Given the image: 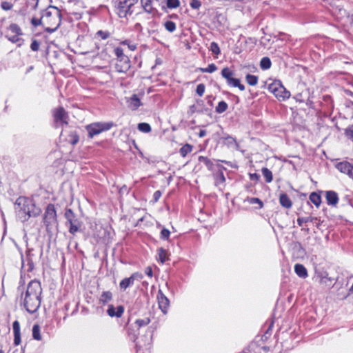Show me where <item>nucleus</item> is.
Segmentation results:
<instances>
[{
  "label": "nucleus",
  "instance_id": "41",
  "mask_svg": "<svg viewBox=\"0 0 353 353\" xmlns=\"http://www.w3.org/2000/svg\"><path fill=\"white\" fill-rule=\"evenodd\" d=\"M95 37H99L103 40H105L110 37V33L107 30H100L96 32Z\"/></svg>",
  "mask_w": 353,
  "mask_h": 353
},
{
  "label": "nucleus",
  "instance_id": "38",
  "mask_svg": "<svg viewBox=\"0 0 353 353\" xmlns=\"http://www.w3.org/2000/svg\"><path fill=\"white\" fill-rule=\"evenodd\" d=\"M137 128L140 132H142L144 133H148L151 131V126L148 123H139Z\"/></svg>",
  "mask_w": 353,
  "mask_h": 353
},
{
  "label": "nucleus",
  "instance_id": "50",
  "mask_svg": "<svg viewBox=\"0 0 353 353\" xmlns=\"http://www.w3.org/2000/svg\"><path fill=\"white\" fill-rule=\"evenodd\" d=\"M121 44L127 45L128 48L132 51H134L137 49V45L134 43H130L128 40H125V41H122Z\"/></svg>",
  "mask_w": 353,
  "mask_h": 353
},
{
  "label": "nucleus",
  "instance_id": "44",
  "mask_svg": "<svg viewBox=\"0 0 353 353\" xmlns=\"http://www.w3.org/2000/svg\"><path fill=\"white\" fill-rule=\"evenodd\" d=\"M150 322V320L149 318H145L143 319H137L135 321V325L138 328H140L141 327H144L148 325Z\"/></svg>",
  "mask_w": 353,
  "mask_h": 353
},
{
  "label": "nucleus",
  "instance_id": "56",
  "mask_svg": "<svg viewBox=\"0 0 353 353\" xmlns=\"http://www.w3.org/2000/svg\"><path fill=\"white\" fill-rule=\"evenodd\" d=\"M165 0H154V4H156L157 6L159 7L161 9H164L163 3Z\"/></svg>",
  "mask_w": 353,
  "mask_h": 353
},
{
  "label": "nucleus",
  "instance_id": "52",
  "mask_svg": "<svg viewBox=\"0 0 353 353\" xmlns=\"http://www.w3.org/2000/svg\"><path fill=\"white\" fill-rule=\"evenodd\" d=\"M161 195H162V193L160 190L155 191L153 194V199H152L153 202L157 203L161 198Z\"/></svg>",
  "mask_w": 353,
  "mask_h": 353
},
{
  "label": "nucleus",
  "instance_id": "24",
  "mask_svg": "<svg viewBox=\"0 0 353 353\" xmlns=\"http://www.w3.org/2000/svg\"><path fill=\"white\" fill-rule=\"evenodd\" d=\"M141 105V102L137 95L133 94L132 97L130 99L129 106L133 110H137Z\"/></svg>",
  "mask_w": 353,
  "mask_h": 353
},
{
  "label": "nucleus",
  "instance_id": "1",
  "mask_svg": "<svg viewBox=\"0 0 353 353\" xmlns=\"http://www.w3.org/2000/svg\"><path fill=\"white\" fill-rule=\"evenodd\" d=\"M42 288L41 283L37 280L31 281L25 293L21 294V303L30 314L37 312L41 305Z\"/></svg>",
  "mask_w": 353,
  "mask_h": 353
},
{
  "label": "nucleus",
  "instance_id": "31",
  "mask_svg": "<svg viewBox=\"0 0 353 353\" xmlns=\"http://www.w3.org/2000/svg\"><path fill=\"white\" fill-rule=\"evenodd\" d=\"M157 252L159 259L161 263H165L168 259L167 251L165 249L161 248L158 249Z\"/></svg>",
  "mask_w": 353,
  "mask_h": 353
},
{
  "label": "nucleus",
  "instance_id": "62",
  "mask_svg": "<svg viewBox=\"0 0 353 353\" xmlns=\"http://www.w3.org/2000/svg\"><path fill=\"white\" fill-rule=\"evenodd\" d=\"M0 353H3V351L0 350Z\"/></svg>",
  "mask_w": 353,
  "mask_h": 353
},
{
  "label": "nucleus",
  "instance_id": "40",
  "mask_svg": "<svg viewBox=\"0 0 353 353\" xmlns=\"http://www.w3.org/2000/svg\"><path fill=\"white\" fill-rule=\"evenodd\" d=\"M199 70L202 72L212 73L217 70V67L214 63H210L207 68H200Z\"/></svg>",
  "mask_w": 353,
  "mask_h": 353
},
{
  "label": "nucleus",
  "instance_id": "27",
  "mask_svg": "<svg viewBox=\"0 0 353 353\" xmlns=\"http://www.w3.org/2000/svg\"><path fill=\"white\" fill-rule=\"evenodd\" d=\"M272 65L271 60L269 57H265L261 59L260 67L262 70H266L270 68Z\"/></svg>",
  "mask_w": 353,
  "mask_h": 353
},
{
  "label": "nucleus",
  "instance_id": "45",
  "mask_svg": "<svg viewBox=\"0 0 353 353\" xmlns=\"http://www.w3.org/2000/svg\"><path fill=\"white\" fill-rule=\"evenodd\" d=\"M314 218L312 216L307 217H299L297 219V223L299 226H302L304 223L312 222Z\"/></svg>",
  "mask_w": 353,
  "mask_h": 353
},
{
  "label": "nucleus",
  "instance_id": "22",
  "mask_svg": "<svg viewBox=\"0 0 353 353\" xmlns=\"http://www.w3.org/2000/svg\"><path fill=\"white\" fill-rule=\"evenodd\" d=\"M279 203L285 208L290 209L292 205V202L285 193L281 194L279 196Z\"/></svg>",
  "mask_w": 353,
  "mask_h": 353
},
{
  "label": "nucleus",
  "instance_id": "21",
  "mask_svg": "<svg viewBox=\"0 0 353 353\" xmlns=\"http://www.w3.org/2000/svg\"><path fill=\"white\" fill-rule=\"evenodd\" d=\"M164 9H161L162 11L166 12L167 9H175L179 7V0H165L163 3Z\"/></svg>",
  "mask_w": 353,
  "mask_h": 353
},
{
  "label": "nucleus",
  "instance_id": "29",
  "mask_svg": "<svg viewBox=\"0 0 353 353\" xmlns=\"http://www.w3.org/2000/svg\"><path fill=\"white\" fill-rule=\"evenodd\" d=\"M262 174L265 178V180L267 183H270L272 181L273 176L272 172L267 168H263L261 169Z\"/></svg>",
  "mask_w": 353,
  "mask_h": 353
},
{
  "label": "nucleus",
  "instance_id": "54",
  "mask_svg": "<svg viewBox=\"0 0 353 353\" xmlns=\"http://www.w3.org/2000/svg\"><path fill=\"white\" fill-rule=\"evenodd\" d=\"M1 6L4 10H9L12 8V5L6 1L2 2Z\"/></svg>",
  "mask_w": 353,
  "mask_h": 353
},
{
  "label": "nucleus",
  "instance_id": "39",
  "mask_svg": "<svg viewBox=\"0 0 353 353\" xmlns=\"http://www.w3.org/2000/svg\"><path fill=\"white\" fill-rule=\"evenodd\" d=\"M8 31L13 34H22L20 27L16 23H12L8 28Z\"/></svg>",
  "mask_w": 353,
  "mask_h": 353
},
{
  "label": "nucleus",
  "instance_id": "51",
  "mask_svg": "<svg viewBox=\"0 0 353 353\" xmlns=\"http://www.w3.org/2000/svg\"><path fill=\"white\" fill-rule=\"evenodd\" d=\"M30 48L32 51H38L39 48V43L36 39H34L30 45Z\"/></svg>",
  "mask_w": 353,
  "mask_h": 353
},
{
  "label": "nucleus",
  "instance_id": "16",
  "mask_svg": "<svg viewBox=\"0 0 353 353\" xmlns=\"http://www.w3.org/2000/svg\"><path fill=\"white\" fill-rule=\"evenodd\" d=\"M325 197L328 205L336 207L339 203L338 194L334 190H327L325 192Z\"/></svg>",
  "mask_w": 353,
  "mask_h": 353
},
{
  "label": "nucleus",
  "instance_id": "12",
  "mask_svg": "<svg viewBox=\"0 0 353 353\" xmlns=\"http://www.w3.org/2000/svg\"><path fill=\"white\" fill-rule=\"evenodd\" d=\"M143 278V275L139 272L133 273L130 277L125 278L119 283L120 290L124 292L126 289L134 285L135 281H141Z\"/></svg>",
  "mask_w": 353,
  "mask_h": 353
},
{
  "label": "nucleus",
  "instance_id": "60",
  "mask_svg": "<svg viewBox=\"0 0 353 353\" xmlns=\"http://www.w3.org/2000/svg\"><path fill=\"white\" fill-rule=\"evenodd\" d=\"M350 24L353 26V15L350 17Z\"/></svg>",
  "mask_w": 353,
  "mask_h": 353
},
{
  "label": "nucleus",
  "instance_id": "26",
  "mask_svg": "<svg viewBox=\"0 0 353 353\" xmlns=\"http://www.w3.org/2000/svg\"><path fill=\"white\" fill-rule=\"evenodd\" d=\"M310 201L315 205L317 208L320 206L321 203V197L316 192H312L310 195Z\"/></svg>",
  "mask_w": 353,
  "mask_h": 353
},
{
  "label": "nucleus",
  "instance_id": "5",
  "mask_svg": "<svg viewBox=\"0 0 353 353\" xmlns=\"http://www.w3.org/2000/svg\"><path fill=\"white\" fill-rule=\"evenodd\" d=\"M54 15V22L52 23L53 25H54V27L53 28H46V30L48 32L52 33L54 32L61 25V12L58 9V8L55 6H50L45 12L44 14L42 17L43 20L47 21L48 23H50L48 21V19H50V17Z\"/></svg>",
  "mask_w": 353,
  "mask_h": 353
},
{
  "label": "nucleus",
  "instance_id": "11",
  "mask_svg": "<svg viewBox=\"0 0 353 353\" xmlns=\"http://www.w3.org/2000/svg\"><path fill=\"white\" fill-rule=\"evenodd\" d=\"M225 170L223 166L217 165L216 170L213 173L214 184L220 190H223L225 185V177L223 174V171Z\"/></svg>",
  "mask_w": 353,
  "mask_h": 353
},
{
  "label": "nucleus",
  "instance_id": "6",
  "mask_svg": "<svg viewBox=\"0 0 353 353\" xmlns=\"http://www.w3.org/2000/svg\"><path fill=\"white\" fill-rule=\"evenodd\" d=\"M43 223L48 232L57 227V212L53 204L47 205L43 215Z\"/></svg>",
  "mask_w": 353,
  "mask_h": 353
},
{
  "label": "nucleus",
  "instance_id": "36",
  "mask_svg": "<svg viewBox=\"0 0 353 353\" xmlns=\"http://www.w3.org/2000/svg\"><path fill=\"white\" fill-rule=\"evenodd\" d=\"M210 50L216 56V58H217L218 55L221 53V50L218 43L214 41L210 43Z\"/></svg>",
  "mask_w": 353,
  "mask_h": 353
},
{
  "label": "nucleus",
  "instance_id": "4",
  "mask_svg": "<svg viewBox=\"0 0 353 353\" xmlns=\"http://www.w3.org/2000/svg\"><path fill=\"white\" fill-rule=\"evenodd\" d=\"M137 1L138 0H113V3L118 16L124 18L132 13L131 8Z\"/></svg>",
  "mask_w": 353,
  "mask_h": 353
},
{
  "label": "nucleus",
  "instance_id": "30",
  "mask_svg": "<svg viewBox=\"0 0 353 353\" xmlns=\"http://www.w3.org/2000/svg\"><path fill=\"white\" fill-rule=\"evenodd\" d=\"M223 139L225 140V144L227 145L228 147H232V146H235L236 148L238 147V143L236 141V139L230 136V135H227L224 137H223Z\"/></svg>",
  "mask_w": 353,
  "mask_h": 353
},
{
  "label": "nucleus",
  "instance_id": "28",
  "mask_svg": "<svg viewBox=\"0 0 353 353\" xmlns=\"http://www.w3.org/2000/svg\"><path fill=\"white\" fill-rule=\"evenodd\" d=\"M32 338L37 341H41L42 339L40 327L37 324L34 325L32 327Z\"/></svg>",
  "mask_w": 353,
  "mask_h": 353
},
{
  "label": "nucleus",
  "instance_id": "25",
  "mask_svg": "<svg viewBox=\"0 0 353 353\" xmlns=\"http://www.w3.org/2000/svg\"><path fill=\"white\" fill-rule=\"evenodd\" d=\"M112 299V294L110 291L103 292L99 298V301L105 305Z\"/></svg>",
  "mask_w": 353,
  "mask_h": 353
},
{
  "label": "nucleus",
  "instance_id": "37",
  "mask_svg": "<svg viewBox=\"0 0 353 353\" xmlns=\"http://www.w3.org/2000/svg\"><path fill=\"white\" fill-rule=\"evenodd\" d=\"M228 105L224 101H220L216 107V112L219 114H221L227 110Z\"/></svg>",
  "mask_w": 353,
  "mask_h": 353
},
{
  "label": "nucleus",
  "instance_id": "8",
  "mask_svg": "<svg viewBox=\"0 0 353 353\" xmlns=\"http://www.w3.org/2000/svg\"><path fill=\"white\" fill-rule=\"evenodd\" d=\"M233 75L234 72L229 68H224L221 70V76L225 79L229 86L238 88L241 91L245 90V86L241 83L239 79L233 78Z\"/></svg>",
  "mask_w": 353,
  "mask_h": 353
},
{
  "label": "nucleus",
  "instance_id": "19",
  "mask_svg": "<svg viewBox=\"0 0 353 353\" xmlns=\"http://www.w3.org/2000/svg\"><path fill=\"white\" fill-rule=\"evenodd\" d=\"M141 3L146 12L153 14L157 12V6L154 4V0H141Z\"/></svg>",
  "mask_w": 353,
  "mask_h": 353
},
{
  "label": "nucleus",
  "instance_id": "33",
  "mask_svg": "<svg viewBox=\"0 0 353 353\" xmlns=\"http://www.w3.org/2000/svg\"><path fill=\"white\" fill-rule=\"evenodd\" d=\"M258 77L255 75L248 74L245 76L246 82L252 86H254L258 83Z\"/></svg>",
  "mask_w": 353,
  "mask_h": 353
},
{
  "label": "nucleus",
  "instance_id": "61",
  "mask_svg": "<svg viewBox=\"0 0 353 353\" xmlns=\"http://www.w3.org/2000/svg\"><path fill=\"white\" fill-rule=\"evenodd\" d=\"M32 69H33V66H30V67L28 68V70H27V71H26V73L30 72Z\"/></svg>",
  "mask_w": 353,
  "mask_h": 353
},
{
  "label": "nucleus",
  "instance_id": "59",
  "mask_svg": "<svg viewBox=\"0 0 353 353\" xmlns=\"http://www.w3.org/2000/svg\"><path fill=\"white\" fill-rule=\"evenodd\" d=\"M79 141V137L77 136H75L74 139L72 141V143L73 145L76 144Z\"/></svg>",
  "mask_w": 353,
  "mask_h": 353
},
{
  "label": "nucleus",
  "instance_id": "17",
  "mask_svg": "<svg viewBox=\"0 0 353 353\" xmlns=\"http://www.w3.org/2000/svg\"><path fill=\"white\" fill-rule=\"evenodd\" d=\"M124 313V307L123 305H118L114 307L112 304L108 305L107 314L110 317L120 318Z\"/></svg>",
  "mask_w": 353,
  "mask_h": 353
},
{
  "label": "nucleus",
  "instance_id": "9",
  "mask_svg": "<svg viewBox=\"0 0 353 353\" xmlns=\"http://www.w3.org/2000/svg\"><path fill=\"white\" fill-rule=\"evenodd\" d=\"M114 52L118 61L123 63V65L121 68H119V65L117 64V71L119 72H125L130 67L128 57L124 55L123 50L120 47L115 48Z\"/></svg>",
  "mask_w": 353,
  "mask_h": 353
},
{
  "label": "nucleus",
  "instance_id": "58",
  "mask_svg": "<svg viewBox=\"0 0 353 353\" xmlns=\"http://www.w3.org/2000/svg\"><path fill=\"white\" fill-rule=\"evenodd\" d=\"M250 179H259V175L257 174H250Z\"/></svg>",
  "mask_w": 353,
  "mask_h": 353
},
{
  "label": "nucleus",
  "instance_id": "55",
  "mask_svg": "<svg viewBox=\"0 0 353 353\" xmlns=\"http://www.w3.org/2000/svg\"><path fill=\"white\" fill-rule=\"evenodd\" d=\"M145 274H146L148 276H149V277L152 278V276H153V272H152V268H151V267H150V266H148V267L145 268Z\"/></svg>",
  "mask_w": 353,
  "mask_h": 353
},
{
  "label": "nucleus",
  "instance_id": "49",
  "mask_svg": "<svg viewBox=\"0 0 353 353\" xmlns=\"http://www.w3.org/2000/svg\"><path fill=\"white\" fill-rule=\"evenodd\" d=\"M20 34H13L11 35L10 34H8L6 35V37L9 41H10L12 43H17L20 41V38L19 37Z\"/></svg>",
  "mask_w": 353,
  "mask_h": 353
},
{
  "label": "nucleus",
  "instance_id": "18",
  "mask_svg": "<svg viewBox=\"0 0 353 353\" xmlns=\"http://www.w3.org/2000/svg\"><path fill=\"white\" fill-rule=\"evenodd\" d=\"M12 330H13V335H14V345L15 346H18L20 345L21 340V330H20V324L18 321H14L12 323Z\"/></svg>",
  "mask_w": 353,
  "mask_h": 353
},
{
  "label": "nucleus",
  "instance_id": "43",
  "mask_svg": "<svg viewBox=\"0 0 353 353\" xmlns=\"http://www.w3.org/2000/svg\"><path fill=\"white\" fill-rule=\"evenodd\" d=\"M64 216L67 220V223L72 221V220L77 219L74 213L71 209H66Z\"/></svg>",
  "mask_w": 353,
  "mask_h": 353
},
{
  "label": "nucleus",
  "instance_id": "42",
  "mask_svg": "<svg viewBox=\"0 0 353 353\" xmlns=\"http://www.w3.org/2000/svg\"><path fill=\"white\" fill-rule=\"evenodd\" d=\"M164 27L170 32H173L176 30V23L172 21H166L164 23Z\"/></svg>",
  "mask_w": 353,
  "mask_h": 353
},
{
  "label": "nucleus",
  "instance_id": "32",
  "mask_svg": "<svg viewBox=\"0 0 353 353\" xmlns=\"http://www.w3.org/2000/svg\"><path fill=\"white\" fill-rule=\"evenodd\" d=\"M192 150V146L190 144H185L179 150L181 157H185L188 154L190 153Z\"/></svg>",
  "mask_w": 353,
  "mask_h": 353
},
{
  "label": "nucleus",
  "instance_id": "48",
  "mask_svg": "<svg viewBox=\"0 0 353 353\" xmlns=\"http://www.w3.org/2000/svg\"><path fill=\"white\" fill-rule=\"evenodd\" d=\"M190 7L194 10H199L201 6V2L199 0H191Z\"/></svg>",
  "mask_w": 353,
  "mask_h": 353
},
{
  "label": "nucleus",
  "instance_id": "14",
  "mask_svg": "<svg viewBox=\"0 0 353 353\" xmlns=\"http://www.w3.org/2000/svg\"><path fill=\"white\" fill-rule=\"evenodd\" d=\"M157 298L159 309L164 314H167L170 307V300L161 290H159Z\"/></svg>",
  "mask_w": 353,
  "mask_h": 353
},
{
  "label": "nucleus",
  "instance_id": "46",
  "mask_svg": "<svg viewBox=\"0 0 353 353\" xmlns=\"http://www.w3.org/2000/svg\"><path fill=\"white\" fill-rule=\"evenodd\" d=\"M170 232L166 228H163L161 231L160 238L163 240H168L170 238Z\"/></svg>",
  "mask_w": 353,
  "mask_h": 353
},
{
  "label": "nucleus",
  "instance_id": "3",
  "mask_svg": "<svg viewBox=\"0 0 353 353\" xmlns=\"http://www.w3.org/2000/svg\"><path fill=\"white\" fill-rule=\"evenodd\" d=\"M268 90L279 101H285L291 96L290 92L283 86L279 80H275L270 83Z\"/></svg>",
  "mask_w": 353,
  "mask_h": 353
},
{
  "label": "nucleus",
  "instance_id": "35",
  "mask_svg": "<svg viewBox=\"0 0 353 353\" xmlns=\"http://www.w3.org/2000/svg\"><path fill=\"white\" fill-rule=\"evenodd\" d=\"M199 161L200 163H203L209 170H212L214 165L213 163L208 157L200 156L199 157Z\"/></svg>",
  "mask_w": 353,
  "mask_h": 353
},
{
  "label": "nucleus",
  "instance_id": "7",
  "mask_svg": "<svg viewBox=\"0 0 353 353\" xmlns=\"http://www.w3.org/2000/svg\"><path fill=\"white\" fill-rule=\"evenodd\" d=\"M113 126V122H96L87 125L86 129L89 137L92 138L103 132L109 130Z\"/></svg>",
  "mask_w": 353,
  "mask_h": 353
},
{
  "label": "nucleus",
  "instance_id": "20",
  "mask_svg": "<svg viewBox=\"0 0 353 353\" xmlns=\"http://www.w3.org/2000/svg\"><path fill=\"white\" fill-rule=\"evenodd\" d=\"M294 272L299 277L302 278V279H305L308 276L307 269L302 264H299V263L295 264Z\"/></svg>",
  "mask_w": 353,
  "mask_h": 353
},
{
  "label": "nucleus",
  "instance_id": "23",
  "mask_svg": "<svg viewBox=\"0 0 353 353\" xmlns=\"http://www.w3.org/2000/svg\"><path fill=\"white\" fill-rule=\"evenodd\" d=\"M68 223L70 224L69 232L74 235L77 232H79L81 227L79 221L77 219L75 220H72V221L68 222Z\"/></svg>",
  "mask_w": 353,
  "mask_h": 353
},
{
  "label": "nucleus",
  "instance_id": "53",
  "mask_svg": "<svg viewBox=\"0 0 353 353\" xmlns=\"http://www.w3.org/2000/svg\"><path fill=\"white\" fill-rule=\"evenodd\" d=\"M42 18L41 19H37V18H35V17H33L32 19H31V23L32 24V26H34V27H37V26H39V25L41 24V21H42Z\"/></svg>",
  "mask_w": 353,
  "mask_h": 353
},
{
  "label": "nucleus",
  "instance_id": "34",
  "mask_svg": "<svg viewBox=\"0 0 353 353\" xmlns=\"http://www.w3.org/2000/svg\"><path fill=\"white\" fill-rule=\"evenodd\" d=\"M245 201L252 205L258 204L259 205V207L257 208L258 209H261L263 207V201L261 199H259V198L248 197Z\"/></svg>",
  "mask_w": 353,
  "mask_h": 353
},
{
  "label": "nucleus",
  "instance_id": "47",
  "mask_svg": "<svg viewBox=\"0 0 353 353\" xmlns=\"http://www.w3.org/2000/svg\"><path fill=\"white\" fill-rule=\"evenodd\" d=\"M205 85L203 83H200L196 86V92L199 96L202 97L205 92Z\"/></svg>",
  "mask_w": 353,
  "mask_h": 353
},
{
  "label": "nucleus",
  "instance_id": "13",
  "mask_svg": "<svg viewBox=\"0 0 353 353\" xmlns=\"http://www.w3.org/2000/svg\"><path fill=\"white\" fill-rule=\"evenodd\" d=\"M152 333L153 330L151 327H149L146 331L145 335L141 336L140 339H137V341H135V346L137 353L141 350L142 347H146L151 343L152 339Z\"/></svg>",
  "mask_w": 353,
  "mask_h": 353
},
{
  "label": "nucleus",
  "instance_id": "2",
  "mask_svg": "<svg viewBox=\"0 0 353 353\" xmlns=\"http://www.w3.org/2000/svg\"><path fill=\"white\" fill-rule=\"evenodd\" d=\"M14 210L17 219L21 222L28 221L31 216H38L41 212L30 199L23 196H20L16 200Z\"/></svg>",
  "mask_w": 353,
  "mask_h": 353
},
{
  "label": "nucleus",
  "instance_id": "57",
  "mask_svg": "<svg viewBox=\"0 0 353 353\" xmlns=\"http://www.w3.org/2000/svg\"><path fill=\"white\" fill-rule=\"evenodd\" d=\"M206 135V131L204 130H201L199 133V137H204Z\"/></svg>",
  "mask_w": 353,
  "mask_h": 353
},
{
  "label": "nucleus",
  "instance_id": "15",
  "mask_svg": "<svg viewBox=\"0 0 353 353\" xmlns=\"http://www.w3.org/2000/svg\"><path fill=\"white\" fill-rule=\"evenodd\" d=\"M336 168L341 173L353 179V165L347 161H341L335 165Z\"/></svg>",
  "mask_w": 353,
  "mask_h": 353
},
{
  "label": "nucleus",
  "instance_id": "10",
  "mask_svg": "<svg viewBox=\"0 0 353 353\" xmlns=\"http://www.w3.org/2000/svg\"><path fill=\"white\" fill-rule=\"evenodd\" d=\"M53 117L56 127H62L68 124V114L63 107L55 109L53 112Z\"/></svg>",
  "mask_w": 353,
  "mask_h": 353
}]
</instances>
